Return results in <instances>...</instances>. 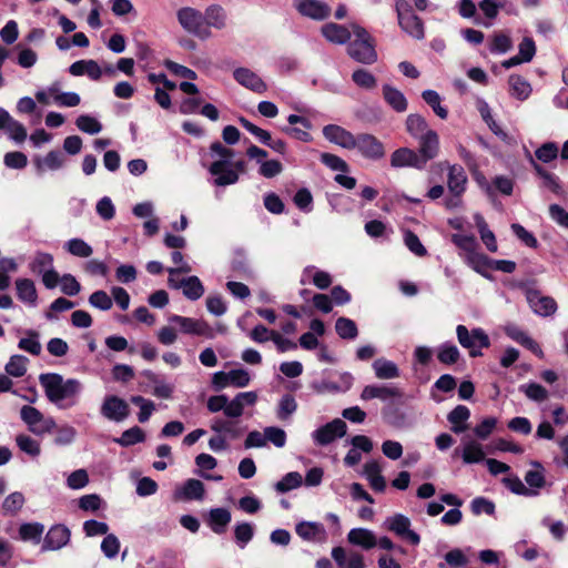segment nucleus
I'll list each match as a JSON object with an SVG mask.
<instances>
[{
	"mask_svg": "<svg viewBox=\"0 0 568 568\" xmlns=\"http://www.w3.org/2000/svg\"><path fill=\"white\" fill-rule=\"evenodd\" d=\"M39 383L48 400L59 408L75 406L83 390V385L79 379H64L63 376L58 373L40 374Z\"/></svg>",
	"mask_w": 568,
	"mask_h": 568,
	"instance_id": "obj_1",
	"label": "nucleus"
},
{
	"mask_svg": "<svg viewBox=\"0 0 568 568\" xmlns=\"http://www.w3.org/2000/svg\"><path fill=\"white\" fill-rule=\"evenodd\" d=\"M257 402V394L253 390L236 394L233 399L224 394L209 397L206 407L211 413L223 412L227 418H240L246 406H254Z\"/></svg>",
	"mask_w": 568,
	"mask_h": 568,
	"instance_id": "obj_2",
	"label": "nucleus"
},
{
	"mask_svg": "<svg viewBox=\"0 0 568 568\" xmlns=\"http://www.w3.org/2000/svg\"><path fill=\"white\" fill-rule=\"evenodd\" d=\"M335 44H347L348 55L358 63L373 64L377 61L374 38H327Z\"/></svg>",
	"mask_w": 568,
	"mask_h": 568,
	"instance_id": "obj_3",
	"label": "nucleus"
},
{
	"mask_svg": "<svg viewBox=\"0 0 568 568\" xmlns=\"http://www.w3.org/2000/svg\"><path fill=\"white\" fill-rule=\"evenodd\" d=\"M456 334L459 344L464 348L469 349L471 357L481 355L480 349L487 348L490 345L488 335L481 328H474L469 332L465 325H458L456 327Z\"/></svg>",
	"mask_w": 568,
	"mask_h": 568,
	"instance_id": "obj_4",
	"label": "nucleus"
},
{
	"mask_svg": "<svg viewBox=\"0 0 568 568\" xmlns=\"http://www.w3.org/2000/svg\"><path fill=\"white\" fill-rule=\"evenodd\" d=\"M20 417L27 424L29 430L36 435H43L55 428V422L51 417L44 415L33 406H22Z\"/></svg>",
	"mask_w": 568,
	"mask_h": 568,
	"instance_id": "obj_5",
	"label": "nucleus"
},
{
	"mask_svg": "<svg viewBox=\"0 0 568 568\" xmlns=\"http://www.w3.org/2000/svg\"><path fill=\"white\" fill-rule=\"evenodd\" d=\"M404 392L392 384H373L366 385L362 393L363 400L379 399L382 402H390L402 404L404 403Z\"/></svg>",
	"mask_w": 568,
	"mask_h": 568,
	"instance_id": "obj_6",
	"label": "nucleus"
},
{
	"mask_svg": "<svg viewBox=\"0 0 568 568\" xmlns=\"http://www.w3.org/2000/svg\"><path fill=\"white\" fill-rule=\"evenodd\" d=\"M346 432V423L339 418H335L332 422L315 429L312 433V438L316 445L327 446L335 439L344 437Z\"/></svg>",
	"mask_w": 568,
	"mask_h": 568,
	"instance_id": "obj_7",
	"label": "nucleus"
},
{
	"mask_svg": "<svg viewBox=\"0 0 568 568\" xmlns=\"http://www.w3.org/2000/svg\"><path fill=\"white\" fill-rule=\"evenodd\" d=\"M410 519L403 515L396 514L394 516L387 517L384 521V527L397 535L398 537L405 538L412 545L417 546L420 542L419 535L410 529Z\"/></svg>",
	"mask_w": 568,
	"mask_h": 568,
	"instance_id": "obj_8",
	"label": "nucleus"
},
{
	"mask_svg": "<svg viewBox=\"0 0 568 568\" xmlns=\"http://www.w3.org/2000/svg\"><path fill=\"white\" fill-rule=\"evenodd\" d=\"M169 322L176 324L183 334L213 337V329L204 320L171 315Z\"/></svg>",
	"mask_w": 568,
	"mask_h": 568,
	"instance_id": "obj_9",
	"label": "nucleus"
},
{
	"mask_svg": "<svg viewBox=\"0 0 568 568\" xmlns=\"http://www.w3.org/2000/svg\"><path fill=\"white\" fill-rule=\"evenodd\" d=\"M355 149L365 158L369 160H379L385 155L384 144L374 135L368 133H361L355 135Z\"/></svg>",
	"mask_w": 568,
	"mask_h": 568,
	"instance_id": "obj_10",
	"label": "nucleus"
},
{
	"mask_svg": "<svg viewBox=\"0 0 568 568\" xmlns=\"http://www.w3.org/2000/svg\"><path fill=\"white\" fill-rule=\"evenodd\" d=\"M437 166L440 170H448L447 186L449 193L453 195H463L468 182L464 168L458 164H449L447 161L439 162Z\"/></svg>",
	"mask_w": 568,
	"mask_h": 568,
	"instance_id": "obj_11",
	"label": "nucleus"
},
{
	"mask_svg": "<svg viewBox=\"0 0 568 568\" xmlns=\"http://www.w3.org/2000/svg\"><path fill=\"white\" fill-rule=\"evenodd\" d=\"M101 414L110 420L122 422L129 416L130 408L124 399L110 395L102 403Z\"/></svg>",
	"mask_w": 568,
	"mask_h": 568,
	"instance_id": "obj_12",
	"label": "nucleus"
},
{
	"mask_svg": "<svg viewBox=\"0 0 568 568\" xmlns=\"http://www.w3.org/2000/svg\"><path fill=\"white\" fill-rule=\"evenodd\" d=\"M526 300L532 312L539 316H549L557 311V303L552 297L544 296L537 290L528 288Z\"/></svg>",
	"mask_w": 568,
	"mask_h": 568,
	"instance_id": "obj_13",
	"label": "nucleus"
},
{
	"mask_svg": "<svg viewBox=\"0 0 568 568\" xmlns=\"http://www.w3.org/2000/svg\"><path fill=\"white\" fill-rule=\"evenodd\" d=\"M294 7L304 17L324 20L331 14L329 6L322 0H294Z\"/></svg>",
	"mask_w": 568,
	"mask_h": 568,
	"instance_id": "obj_14",
	"label": "nucleus"
},
{
	"mask_svg": "<svg viewBox=\"0 0 568 568\" xmlns=\"http://www.w3.org/2000/svg\"><path fill=\"white\" fill-rule=\"evenodd\" d=\"M390 165L393 168L409 166L417 170H424L426 168L425 160L419 156L418 152L408 148L395 150L390 155Z\"/></svg>",
	"mask_w": 568,
	"mask_h": 568,
	"instance_id": "obj_15",
	"label": "nucleus"
},
{
	"mask_svg": "<svg viewBox=\"0 0 568 568\" xmlns=\"http://www.w3.org/2000/svg\"><path fill=\"white\" fill-rule=\"evenodd\" d=\"M209 172L214 176L213 183L216 186H227L239 181L237 172L232 169V165H226L225 160L214 161L210 165Z\"/></svg>",
	"mask_w": 568,
	"mask_h": 568,
	"instance_id": "obj_16",
	"label": "nucleus"
},
{
	"mask_svg": "<svg viewBox=\"0 0 568 568\" xmlns=\"http://www.w3.org/2000/svg\"><path fill=\"white\" fill-rule=\"evenodd\" d=\"M324 138L331 143L337 144L341 148L347 150H354L355 144V135L347 131L346 129L336 125V124H327L323 128Z\"/></svg>",
	"mask_w": 568,
	"mask_h": 568,
	"instance_id": "obj_17",
	"label": "nucleus"
},
{
	"mask_svg": "<svg viewBox=\"0 0 568 568\" xmlns=\"http://www.w3.org/2000/svg\"><path fill=\"white\" fill-rule=\"evenodd\" d=\"M168 282L172 288H182L183 295L191 301L201 298L205 291L201 280L195 275L181 280L179 284H173V277H169Z\"/></svg>",
	"mask_w": 568,
	"mask_h": 568,
	"instance_id": "obj_18",
	"label": "nucleus"
},
{
	"mask_svg": "<svg viewBox=\"0 0 568 568\" xmlns=\"http://www.w3.org/2000/svg\"><path fill=\"white\" fill-rule=\"evenodd\" d=\"M233 77L237 83L256 93H263L267 89L265 82L247 68L235 69Z\"/></svg>",
	"mask_w": 568,
	"mask_h": 568,
	"instance_id": "obj_19",
	"label": "nucleus"
},
{
	"mask_svg": "<svg viewBox=\"0 0 568 568\" xmlns=\"http://www.w3.org/2000/svg\"><path fill=\"white\" fill-rule=\"evenodd\" d=\"M70 540V530L62 525H55L49 529L44 537L43 550H58Z\"/></svg>",
	"mask_w": 568,
	"mask_h": 568,
	"instance_id": "obj_20",
	"label": "nucleus"
},
{
	"mask_svg": "<svg viewBox=\"0 0 568 568\" xmlns=\"http://www.w3.org/2000/svg\"><path fill=\"white\" fill-rule=\"evenodd\" d=\"M419 148L418 154L425 160V165L428 161L435 159L439 152V138L436 131L430 130L429 132L420 135L418 139Z\"/></svg>",
	"mask_w": 568,
	"mask_h": 568,
	"instance_id": "obj_21",
	"label": "nucleus"
},
{
	"mask_svg": "<svg viewBox=\"0 0 568 568\" xmlns=\"http://www.w3.org/2000/svg\"><path fill=\"white\" fill-rule=\"evenodd\" d=\"M65 158L63 153L59 150H52L43 158L36 156L33 159V164L39 175H41L47 170L57 171L63 168Z\"/></svg>",
	"mask_w": 568,
	"mask_h": 568,
	"instance_id": "obj_22",
	"label": "nucleus"
},
{
	"mask_svg": "<svg viewBox=\"0 0 568 568\" xmlns=\"http://www.w3.org/2000/svg\"><path fill=\"white\" fill-rule=\"evenodd\" d=\"M237 418H221L215 417L212 419L211 429L217 434H223L230 439L239 438L244 429L240 427Z\"/></svg>",
	"mask_w": 568,
	"mask_h": 568,
	"instance_id": "obj_23",
	"label": "nucleus"
},
{
	"mask_svg": "<svg viewBox=\"0 0 568 568\" xmlns=\"http://www.w3.org/2000/svg\"><path fill=\"white\" fill-rule=\"evenodd\" d=\"M398 13V21L403 30L410 36H419L423 33V24L417 16L412 11L404 9L403 3L396 6Z\"/></svg>",
	"mask_w": 568,
	"mask_h": 568,
	"instance_id": "obj_24",
	"label": "nucleus"
},
{
	"mask_svg": "<svg viewBox=\"0 0 568 568\" xmlns=\"http://www.w3.org/2000/svg\"><path fill=\"white\" fill-rule=\"evenodd\" d=\"M536 53V45L532 41V38H524L519 44V52L517 55H514L501 62V65L505 69H510L515 65H518L524 62H529Z\"/></svg>",
	"mask_w": 568,
	"mask_h": 568,
	"instance_id": "obj_25",
	"label": "nucleus"
},
{
	"mask_svg": "<svg viewBox=\"0 0 568 568\" xmlns=\"http://www.w3.org/2000/svg\"><path fill=\"white\" fill-rule=\"evenodd\" d=\"M385 102L398 113H403L408 108V101L404 93L390 84H384L382 88Z\"/></svg>",
	"mask_w": 568,
	"mask_h": 568,
	"instance_id": "obj_26",
	"label": "nucleus"
},
{
	"mask_svg": "<svg viewBox=\"0 0 568 568\" xmlns=\"http://www.w3.org/2000/svg\"><path fill=\"white\" fill-rule=\"evenodd\" d=\"M505 3L506 0H481L478 4V13L481 16L479 24L491 26Z\"/></svg>",
	"mask_w": 568,
	"mask_h": 568,
	"instance_id": "obj_27",
	"label": "nucleus"
},
{
	"mask_svg": "<svg viewBox=\"0 0 568 568\" xmlns=\"http://www.w3.org/2000/svg\"><path fill=\"white\" fill-rule=\"evenodd\" d=\"M178 19L181 26L189 32H196L203 24L202 12L190 7L180 9Z\"/></svg>",
	"mask_w": 568,
	"mask_h": 568,
	"instance_id": "obj_28",
	"label": "nucleus"
},
{
	"mask_svg": "<svg viewBox=\"0 0 568 568\" xmlns=\"http://www.w3.org/2000/svg\"><path fill=\"white\" fill-rule=\"evenodd\" d=\"M232 516L226 508H212L209 513L207 525L217 535L225 532L227 525L231 523Z\"/></svg>",
	"mask_w": 568,
	"mask_h": 568,
	"instance_id": "obj_29",
	"label": "nucleus"
},
{
	"mask_svg": "<svg viewBox=\"0 0 568 568\" xmlns=\"http://www.w3.org/2000/svg\"><path fill=\"white\" fill-rule=\"evenodd\" d=\"M529 162L536 174L542 179V184L545 187L555 194H560L562 192V186L557 175L542 168L531 155L529 156Z\"/></svg>",
	"mask_w": 568,
	"mask_h": 568,
	"instance_id": "obj_30",
	"label": "nucleus"
},
{
	"mask_svg": "<svg viewBox=\"0 0 568 568\" xmlns=\"http://www.w3.org/2000/svg\"><path fill=\"white\" fill-rule=\"evenodd\" d=\"M347 540L352 545L361 546L364 549H372L376 546L375 534L366 528H353L347 535Z\"/></svg>",
	"mask_w": 568,
	"mask_h": 568,
	"instance_id": "obj_31",
	"label": "nucleus"
},
{
	"mask_svg": "<svg viewBox=\"0 0 568 568\" xmlns=\"http://www.w3.org/2000/svg\"><path fill=\"white\" fill-rule=\"evenodd\" d=\"M18 298L30 306L37 305L38 293L33 281L30 278H18L16 281Z\"/></svg>",
	"mask_w": 568,
	"mask_h": 568,
	"instance_id": "obj_32",
	"label": "nucleus"
},
{
	"mask_svg": "<svg viewBox=\"0 0 568 568\" xmlns=\"http://www.w3.org/2000/svg\"><path fill=\"white\" fill-rule=\"evenodd\" d=\"M296 534L304 540L315 541L325 536L324 526L315 521H302L296 525Z\"/></svg>",
	"mask_w": 568,
	"mask_h": 568,
	"instance_id": "obj_33",
	"label": "nucleus"
},
{
	"mask_svg": "<svg viewBox=\"0 0 568 568\" xmlns=\"http://www.w3.org/2000/svg\"><path fill=\"white\" fill-rule=\"evenodd\" d=\"M470 416V410L464 405L456 406L448 415L447 420L452 424V430L460 434L467 429L465 424Z\"/></svg>",
	"mask_w": 568,
	"mask_h": 568,
	"instance_id": "obj_34",
	"label": "nucleus"
},
{
	"mask_svg": "<svg viewBox=\"0 0 568 568\" xmlns=\"http://www.w3.org/2000/svg\"><path fill=\"white\" fill-rule=\"evenodd\" d=\"M531 466H534V469H529L525 474V481L527 484V488L539 493V490L546 485L545 468L536 460L531 462Z\"/></svg>",
	"mask_w": 568,
	"mask_h": 568,
	"instance_id": "obj_35",
	"label": "nucleus"
},
{
	"mask_svg": "<svg viewBox=\"0 0 568 568\" xmlns=\"http://www.w3.org/2000/svg\"><path fill=\"white\" fill-rule=\"evenodd\" d=\"M375 376L379 379H392L399 377L397 365L388 359L378 358L373 363Z\"/></svg>",
	"mask_w": 568,
	"mask_h": 568,
	"instance_id": "obj_36",
	"label": "nucleus"
},
{
	"mask_svg": "<svg viewBox=\"0 0 568 568\" xmlns=\"http://www.w3.org/2000/svg\"><path fill=\"white\" fill-rule=\"evenodd\" d=\"M406 130L415 139L429 132L432 129L428 128L426 119L417 113H412L406 119Z\"/></svg>",
	"mask_w": 568,
	"mask_h": 568,
	"instance_id": "obj_37",
	"label": "nucleus"
},
{
	"mask_svg": "<svg viewBox=\"0 0 568 568\" xmlns=\"http://www.w3.org/2000/svg\"><path fill=\"white\" fill-rule=\"evenodd\" d=\"M422 98L439 119L446 120L448 118V110L446 106L442 105V98L437 91L430 89L424 90Z\"/></svg>",
	"mask_w": 568,
	"mask_h": 568,
	"instance_id": "obj_38",
	"label": "nucleus"
},
{
	"mask_svg": "<svg viewBox=\"0 0 568 568\" xmlns=\"http://www.w3.org/2000/svg\"><path fill=\"white\" fill-rule=\"evenodd\" d=\"M474 220L480 234L483 243L486 245L489 252H496L498 246L495 234L488 229L485 219L480 214H475Z\"/></svg>",
	"mask_w": 568,
	"mask_h": 568,
	"instance_id": "obj_39",
	"label": "nucleus"
},
{
	"mask_svg": "<svg viewBox=\"0 0 568 568\" xmlns=\"http://www.w3.org/2000/svg\"><path fill=\"white\" fill-rule=\"evenodd\" d=\"M462 458L465 464H477L483 462L485 459L483 446L475 440L466 443L462 452Z\"/></svg>",
	"mask_w": 568,
	"mask_h": 568,
	"instance_id": "obj_40",
	"label": "nucleus"
},
{
	"mask_svg": "<svg viewBox=\"0 0 568 568\" xmlns=\"http://www.w3.org/2000/svg\"><path fill=\"white\" fill-rule=\"evenodd\" d=\"M352 81L356 87L372 91L377 87V78L366 69H357L352 73Z\"/></svg>",
	"mask_w": 568,
	"mask_h": 568,
	"instance_id": "obj_41",
	"label": "nucleus"
},
{
	"mask_svg": "<svg viewBox=\"0 0 568 568\" xmlns=\"http://www.w3.org/2000/svg\"><path fill=\"white\" fill-rule=\"evenodd\" d=\"M29 359L23 355H12L4 366V371L9 376L22 377L27 373Z\"/></svg>",
	"mask_w": 568,
	"mask_h": 568,
	"instance_id": "obj_42",
	"label": "nucleus"
},
{
	"mask_svg": "<svg viewBox=\"0 0 568 568\" xmlns=\"http://www.w3.org/2000/svg\"><path fill=\"white\" fill-rule=\"evenodd\" d=\"M509 85L511 89V95H514L520 101L528 99V97L531 93L530 83L520 75H510Z\"/></svg>",
	"mask_w": 568,
	"mask_h": 568,
	"instance_id": "obj_43",
	"label": "nucleus"
},
{
	"mask_svg": "<svg viewBox=\"0 0 568 568\" xmlns=\"http://www.w3.org/2000/svg\"><path fill=\"white\" fill-rule=\"evenodd\" d=\"M44 526L39 523L22 524L19 528V536L24 541L40 542Z\"/></svg>",
	"mask_w": 568,
	"mask_h": 568,
	"instance_id": "obj_44",
	"label": "nucleus"
},
{
	"mask_svg": "<svg viewBox=\"0 0 568 568\" xmlns=\"http://www.w3.org/2000/svg\"><path fill=\"white\" fill-rule=\"evenodd\" d=\"M26 334L27 337L19 341L18 347L33 356L40 355L42 347L39 342V333L34 329H28Z\"/></svg>",
	"mask_w": 568,
	"mask_h": 568,
	"instance_id": "obj_45",
	"label": "nucleus"
},
{
	"mask_svg": "<svg viewBox=\"0 0 568 568\" xmlns=\"http://www.w3.org/2000/svg\"><path fill=\"white\" fill-rule=\"evenodd\" d=\"M335 329L343 339H355L358 335L356 323L347 317H338L335 322Z\"/></svg>",
	"mask_w": 568,
	"mask_h": 568,
	"instance_id": "obj_46",
	"label": "nucleus"
},
{
	"mask_svg": "<svg viewBox=\"0 0 568 568\" xmlns=\"http://www.w3.org/2000/svg\"><path fill=\"white\" fill-rule=\"evenodd\" d=\"M29 267L33 274L41 275L53 267V256L50 253L37 252Z\"/></svg>",
	"mask_w": 568,
	"mask_h": 568,
	"instance_id": "obj_47",
	"label": "nucleus"
},
{
	"mask_svg": "<svg viewBox=\"0 0 568 568\" xmlns=\"http://www.w3.org/2000/svg\"><path fill=\"white\" fill-rule=\"evenodd\" d=\"M204 485L201 480L190 478L182 487V496L189 500H201L204 497Z\"/></svg>",
	"mask_w": 568,
	"mask_h": 568,
	"instance_id": "obj_48",
	"label": "nucleus"
},
{
	"mask_svg": "<svg viewBox=\"0 0 568 568\" xmlns=\"http://www.w3.org/2000/svg\"><path fill=\"white\" fill-rule=\"evenodd\" d=\"M145 434L144 432L138 427H131L126 430H124L121 435V437L115 438L114 442L118 443L122 447H129L139 443L144 442Z\"/></svg>",
	"mask_w": 568,
	"mask_h": 568,
	"instance_id": "obj_49",
	"label": "nucleus"
},
{
	"mask_svg": "<svg viewBox=\"0 0 568 568\" xmlns=\"http://www.w3.org/2000/svg\"><path fill=\"white\" fill-rule=\"evenodd\" d=\"M460 357L459 349L452 343H444L438 347L437 358L442 364L453 365Z\"/></svg>",
	"mask_w": 568,
	"mask_h": 568,
	"instance_id": "obj_50",
	"label": "nucleus"
},
{
	"mask_svg": "<svg viewBox=\"0 0 568 568\" xmlns=\"http://www.w3.org/2000/svg\"><path fill=\"white\" fill-rule=\"evenodd\" d=\"M64 248L74 256L89 257L92 255V247L82 239H71L64 244Z\"/></svg>",
	"mask_w": 568,
	"mask_h": 568,
	"instance_id": "obj_51",
	"label": "nucleus"
},
{
	"mask_svg": "<svg viewBox=\"0 0 568 568\" xmlns=\"http://www.w3.org/2000/svg\"><path fill=\"white\" fill-rule=\"evenodd\" d=\"M225 20L226 14L220 6H210L203 16V22L215 28H222L225 24Z\"/></svg>",
	"mask_w": 568,
	"mask_h": 568,
	"instance_id": "obj_52",
	"label": "nucleus"
},
{
	"mask_svg": "<svg viewBox=\"0 0 568 568\" xmlns=\"http://www.w3.org/2000/svg\"><path fill=\"white\" fill-rule=\"evenodd\" d=\"M24 496L20 491L8 495L2 503L3 515H16L24 505Z\"/></svg>",
	"mask_w": 568,
	"mask_h": 568,
	"instance_id": "obj_53",
	"label": "nucleus"
},
{
	"mask_svg": "<svg viewBox=\"0 0 568 568\" xmlns=\"http://www.w3.org/2000/svg\"><path fill=\"white\" fill-rule=\"evenodd\" d=\"M519 390L524 393L530 400L541 403L548 398V390L537 383H528L519 386Z\"/></svg>",
	"mask_w": 568,
	"mask_h": 568,
	"instance_id": "obj_54",
	"label": "nucleus"
},
{
	"mask_svg": "<svg viewBox=\"0 0 568 568\" xmlns=\"http://www.w3.org/2000/svg\"><path fill=\"white\" fill-rule=\"evenodd\" d=\"M302 475L297 471L287 473L280 481L275 484V490L277 493H287L302 485Z\"/></svg>",
	"mask_w": 568,
	"mask_h": 568,
	"instance_id": "obj_55",
	"label": "nucleus"
},
{
	"mask_svg": "<svg viewBox=\"0 0 568 568\" xmlns=\"http://www.w3.org/2000/svg\"><path fill=\"white\" fill-rule=\"evenodd\" d=\"M478 111L485 121V123L489 126L491 132L498 136L506 138L507 134L503 131V129L497 124V122L493 119L490 108L488 103L484 100L478 102Z\"/></svg>",
	"mask_w": 568,
	"mask_h": 568,
	"instance_id": "obj_56",
	"label": "nucleus"
},
{
	"mask_svg": "<svg viewBox=\"0 0 568 568\" xmlns=\"http://www.w3.org/2000/svg\"><path fill=\"white\" fill-rule=\"evenodd\" d=\"M503 483L511 493L516 495L526 497H532L538 495L537 490H531L530 488H527V486L517 476L505 477L503 479Z\"/></svg>",
	"mask_w": 568,
	"mask_h": 568,
	"instance_id": "obj_57",
	"label": "nucleus"
},
{
	"mask_svg": "<svg viewBox=\"0 0 568 568\" xmlns=\"http://www.w3.org/2000/svg\"><path fill=\"white\" fill-rule=\"evenodd\" d=\"M131 403L140 407V412L138 414L139 422L146 423L155 409L154 403L140 395L132 396Z\"/></svg>",
	"mask_w": 568,
	"mask_h": 568,
	"instance_id": "obj_58",
	"label": "nucleus"
},
{
	"mask_svg": "<svg viewBox=\"0 0 568 568\" xmlns=\"http://www.w3.org/2000/svg\"><path fill=\"white\" fill-rule=\"evenodd\" d=\"M325 36H329L328 32H333L334 36H365L366 31L357 23H351L348 28L337 26L335 23L328 24L324 29Z\"/></svg>",
	"mask_w": 568,
	"mask_h": 568,
	"instance_id": "obj_59",
	"label": "nucleus"
},
{
	"mask_svg": "<svg viewBox=\"0 0 568 568\" xmlns=\"http://www.w3.org/2000/svg\"><path fill=\"white\" fill-rule=\"evenodd\" d=\"M558 154L559 148L555 142H546L535 151L536 159L542 163H549L556 160Z\"/></svg>",
	"mask_w": 568,
	"mask_h": 568,
	"instance_id": "obj_60",
	"label": "nucleus"
},
{
	"mask_svg": "<svg viewBox=\"0 0 568 568\" xmlns=\"http://www.w3.org/2000/svg\"><path fill=\"white\" fill-rule=\"evenodd\" d=\"M297 409V403L293 395L285 394L281 397L277 408V417L281 420L287 419Z\"/></svg>",
	"mask_w": 568,
	"mask_h": 568,
	"instance_id": "obj_61",
	"label": "nucleus"
},
{
	"mask_svg": "<svg viewBox=\"0 0 568 568\" xmlns=\"http://www.w3.org/2000/svg\"><path fill=\"white\" fill-rule=\"evenodd\" d=\"M75 125L84 133L98 134L102 130V124L93 116L82 114L77 118Z\"/></svg>",
	"mask_w": 568,
	"mask_h": 568,
	"instance_id": "obj_62",
	"label": "nucleus"
},
{
	"mask_svg": "<svg viewBox=\"0 0 568 568\" xmlns=\"http://www.w3.org/2000/svg\"><path fill=\"white\" fill-rule=\"evenodd\" d=\"M16 443L20 450H22L23 453H26L32 457H36L40 454L39 443L28 435H23V434L18 435L16 437Z\"/></svg>",
	"mask_w": 568,
	"mask_h": 568,
	"instance_id": "obj_63",
	"label": "nucleus"
},
{
	"mask_svg": "<svg viewBox=\"0 0 568 568\" xmlns=\"http://www.w3.org/2000/svg\"><path fill=\"white\" fill-rule=\"evenodd\" d=\"M235 540L241 548H244L253 538L254 528L248 523H241L234 529Z\"/></svg>",
	"mask_w": 568,
	"mask_h": 568,
	"instance_id": "obj_64",
	"label": "nucleus"
}]
</instances>
